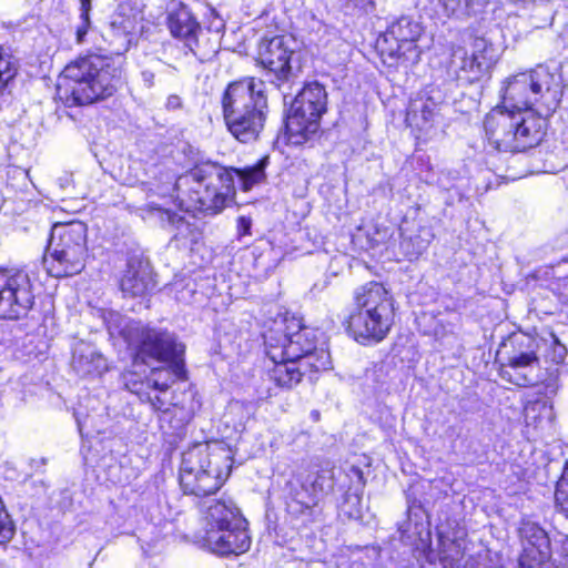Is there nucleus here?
Returning <instances> with one entry per match:
<instances>
[{
  "label": "nucleus",
  "instance_id": "nucleus-1",
  "mask_svg": "<svg viewBox=\"0 0 568 568\" xmlns=\"http://www.w3.org/2000/svg\"><path fill=\"white\" fill-rule=\"evenodd\" d=\"M555 74L538 65L508 78L501 88V105L484 120L488 145L499 152H523L537 145L545 133L547 116L559 101Z\"/></svg>",
  "mask_w": 568,
  "mask_h": 568
},
{
  "label": "nucleus",
  "instance_id": "nucleus-2",
  "mask_svg": "<svg viewBox=\"0 0 568 568\" xmlns=\"http://www.w3.org/2000/svg\"><path fill=\"white\" fill-rule=\"evenodd\" d=\"M100 313L109 333L118 334L126 342L132 352L133 366L151 367L152 376L145 381L134 372L125 373V387L142 402H148L154 410H165L166 403L156 392H166L175 378L182 377L184 346L171 333L144 326L119 312L103 310Z\"/></svg>",
  "mask_w": 568,
  "mask_h": 568
},
{
  "label": "nucleus",
  "instance_id": "nucleus-3",
  "mask_svg": "<svg viewBox=\"0 0 568 568\" xmlns=\"http://www.w3.org/2000/svg\"><path fill=\"white\" fill-rule=\"evenodd\" d=\"M264 176L263 161L244 170L227 169L215 162H203L180 176L176 180V187H187L196 209L215 214L234 195L235 178L243 191H248Z\"/></svg>",
  "mask_w": 568,
  "mask_h": 568
},
{
  "label": "nucleus",
  "instance_id": "nucleus-4",
  "mask_svg": "<svg viewBox=\"0 0 568 568\" xmlns=\"http://www.w3.org/2000/svg\"><path fill=\"white\" fill-rule=\"evenodd\" d=\"M263 336L270 359L293 358L307 365L311 373L331 367L329 353L316 347L315 332L292 312H278L270 320Z\"/></svg>",
  "mask_w": 568,
  "mask_h": 568
},
{
  "label": "nucleus",
  "instance_id": "nucleus-5",
  "mask_svg": "<svg viewBox=\"0 0 568 568\" xmlns=\"http://www.w3.org/2000/svg\"><path fill=\"white\" fill-rule=\"evenodd\" d=\"M122 77V69L109 58L90 54L68 64L58 79L61 99L73 104H89L112 95Z\"/></svg>",
  "mask_w": 568,
  "mask_h": 568
},
{
  "label": "nucleus",
  "instance_id": "nucleus-6",
  "mask_svg": "<svg viewBox=\"0 0 568 568\" xmlns=\"http://www.w3.org/2000/svg\"><path fill=\"white\" fill-rule=\"evenodd\" d=\"M353 308L347 318V332L359 344L382 342L390 332L395 317V300L378 282L355 290Z\"/></svg>",
  "mask_w": 568,
  "mask_h": 568
},
{
  "label": "nucleus",
  "instance_id": "nucleus-7",
  "mask_svg": "<svg viewBox=\"0 0 568 568\" xmlns=\"http://www.w3.org/2000/svg\"><path fill=\"white\" fill-rule=\"evenodd\" d=\"M222 106L227 129L236 140L250 143L258 139L267 113L263 81L251 78L231 83Z\"/></svg>",
  "mask_w": 568,
  "mask_h": 568
},
{
  "label": "nucleus",
  "instance_id": "nucleus-8",
  "mask_svg": "<svg viewBox=\"0 0 568 568\" xmlns=\"http://www.w3.org/2000/svg\"><path fill=\"white\" fill-rule=\"evenodd\" d=\"M232 457L222 444H200L182 455L180 485L184 494L205 497L215 494L231 473Z\"/></svg>",
  "mask_w": 568,
  "mask_h": 568
},
{
  "label": "nucleus",
  "instance_id": "nucleus-9",
  "mask_svg": "<svg viewBox=\"0 0 568 568\" xmlns=\"http://www.w3.org/2000/svg\"><path fill=\"white\" fill-rule=\"evenodd\" d=\"M87 225L79 221L57 223L52 226L44 264L54 277L80 273L88 256Z\"/></svg>",
  "mask_w": 568,
  "mask_h": 568
},
{
  "label": "nucleus",
  "instance_id": "nucleus-10",
  "mask_svg": "<svg viewBox=\"0 0 568 568\" xmlns=\"http://www.w3.org/2000/svg\"><path fill=\"white\" fill-rule=\"evenodd\" d=\"M327 109V93L318 82L306 84L292 102L286 118L287 141L300 145L320 129V120Z\"/></svg>",
  "mask_w": 568,
  "mask_h": 568
},
{
  "label": "nucleus",
  "instance_id": "nucleus-11",
  "mask_svg": "<svg viewBox=\"0 0 568 568\" xmlns=\"http://www.w3.org/2000/svg\"><path fill=\"white\" fill-rule=\"evenodd\" d=\"M33 304V285L29 274L21 270L0 271V318H22Z\"/></svg>",
  "mask_w": 568,
  "mask_h": 568
},
{
  "label": "nucleus",
  "instance_id": "nucleus-12",
  "mask_svg": "<svg viewBox=\"0 0 568 568\" xmlns=\"http://www.w3.org/2000/svg\"><path fill=\"white\" fill-rule=\"evenodd\" d=\"M288 486V508L292 511H303L317 505L321 498L333 490L334 476L328 469L308 471V465L303 464Z\"/></svg>",
  "mask_w": 568,
  "mask_h": 568
},
{
  "label": "nucleus",
  "instance_id": "nucleus-13",
  "mask_svg": "<svg viewBox=\"0 0 568 568\" xmlns=\"http://www.w3.org/2000/svg\"><path fill=\"white\" fill-rule=\"evenodd\" d=\"M495 48L484 38H476L469 49L456 48L452 54V67L463 72L468 81H477L496 63Z\"/></svg>",
  "mask_w": 568,
  "mask_h": 568
},
{
  "label": "nucleus",
  "instance_id": "nucleus-14",
  "mask_svg": "<svg viewBox=\"0 0 568 568\" xmlns=\"http://www.w3.org/2000/svg\"><path fill=\"white\" fill-rule=\"evenodd\" d=\"M440 121V102L428 91H420L409 100L405 122L417 139L435 133Z\"/></svg>",
  "mask_w": 568,
  "mask_h": 568
},
{
  "label": "nucleus",
  "instance_id": "nucleus-15",
  "mask_svg": "<svg viewBox=\"0 0 568 568\" xmlns=\"http://www.w3.org/2000/svg\"><path fill=\"white\" fill-rule=\"evenodd\" d=\"M523 554L519 568H546L557 566L550 562V540L547 532L537 524L525 520L519 528Z\"/></svg>",
  "mask_w": 568,
  "mask_h": 568
},
{
  "label": "nucleus",
  "instance_id": "nucleus-16",
  "mask_svg": "<svg viewBox=\"0 0 568 568\" xmlns=\"http://www.w3.org/2000/svg\"><path fill=\"white\" fill-rule=\"evenodd\" d=\"M422 33L423 28L417 21L409 17H400L388 27L385 36L386 42H394L396 45L390 49V54L403 57L412 64L418 62L422 51L417 41Z\"/></svg>",
  "mask_w": 568,
  "mask_h": 568
},
{
  "label": "nucleus",
  "instance_id": "nucleus-17",
  "mask_svg": "<svg viewBox=\"0 0 568 568\" xmlns=\"http://www.w3.org/2000/svg\"><path fill=\"white\" fill-rule=\"evenodd\" d=\"M500 376L516 386L528 387L542 382L545 373L535 351L528 349L509 356L507 364L500 367Z\"/></svg>",
  "mask_w": 568,
  "mask_h": 568
},
{
  "label": "nucleus",
  "instance_id": "nucleus-18",
  "mask_svg": "<svg viewBox=\"0 0 568 568\" xmlns=\"http://www.w3.org/2000/svg\"><path fill=\"white\" fill-rule=\"evenodd\" d=\"M200 538L204 548L221 557L239 556L251 547L246 524L211 530Z\"/></svg>",
  "mask_w": 568,
  "mask_h": 568
},
{
  "label": "nucleus",
  "instance_id": "nucleus-19",
  "mask_svg": "<svg viewBox=\"0 0 568 568\" xmlns=\"http://www.w3.org/2000/svg\"><path fill=\"white\" fill-rule=\"evenodd\" d=\"M290 40L276 36L262 39L258 48L261 64L273 72L278 80H287L292 74V57L294 50L288 45Z\"/></svg>",
  "mask_w": 568,
  "mask_h": 568
},
{
  "label": "nucleus",
  "instance_id": "nucleus-20",
  "mask_svg": "<svg viewBox=\"0 0 568 568\" xmlns=\"http://www.w3.org/2000/svg\"><path fill=\"white\" fill-rule=\"evenodd\" d=\"M155 286L150 262L139 256H132L121 277L120 287L125 296H144Z\"/></svg>",
  "mask_w": 568,
  "mask_h": 568
},
{
  "label": "nucleus",
  "instance_id": "nucleus-21",
  "mask_svg": "<svg viewBox=\"0 0 568 568\" xmlns=\"http://www.w3.org/2000/svg\"><path fill=\"white\" fill-rule=\"evenodd\" d=\"M202 534L246 524L240 510L231 500H209L201 509Z\"/></svg>",
  "mask_w": 568,
  "mask_h": 568
},
{
  "label": "nucleus",
  "instance_id": "nucleus-22",
  "mask_svg": "<svg viewBox=\"0 0 568 568\" xmlns=\"http://www.w3.org/2000/svg\"><path fill=\"white\" fill-rule=\"evenodd\" d=\"M71 366L81 377H99L109 369L106 358L98 348L82 341L73 347Z\"/></svg>",
  "mask_w": 568,
  "mask_h": 568
},
{
  "label": "nucleus",
  "instance_id": "nucleus-23",
  "mask_svg": "<svg viewBox=\"0 0 568 568\" xmlns=\"http://www.w3.org/2000/svg\"><path fill=\"white\" fill-rule=\"evenodd\" d=\"M169 28L173 37L183 40L195 55L200 54L197 36L201 32V27L187 8L180 7L170 13Z\"/></svg>",
  "mask_w": 568,
  "mask_h": 568
},
{
  "label": "nucleus",
  "instance_id": "nucleus-24",
  "mask_svg": "<svg viewBox=\"0 0 568 568\" xmlns=\"http://www.w3.org/2000/svg\"><path fill=\"white\" fill-rule=\"evenodd\" d=\"M270 361L273 367L268 368V376L280 387H294L301 382L302 376L310 372L307 365H301V362L293 358Z\"/></svg>",
  "mask_w": 568,
  "mask_h": 568
},
{
  "label": "nucleus",
  "instance_id": "nucleus-25",
  "mask_svg": "<svg viewBox=\"0 0 568 568\" xmlns=\"http://www.w3.org/2000/svg\"><path fill=\"white\" fill-rule=\"evenodd\" d=\"M131 22L122 17H114L106 28L103 37L109 43L111 52L118 55L126 52L131 45Z\"/></svg>",
  "mask_w": 568,
  "mask_h": 568
},
{
  "label": "nucleus",
  "instance_id": "nucleus-26",
  "mask_svg": "<svg viewBox=\"0 0 568 568\" xmlns=\"http://www.w3.org/2000/svg\"><path fill=\"white\" fill-rule=\"evenodd\" d=\"M18 63L9 49L0 45V98L7 92L9 83L14 79Z\"/></svg>",
  "mask_w": 568,
  "mask_h": 568
},
{
  "label": "nucleus",
  "instance_id": "nucleus-27",
  "mask_svg": "<svg viewBox=\"0 0 568 568\" xmlns=\"http://www.w3.org/2000/svg\"><path fill=\"white\" fill-rule=\"evenodd\" d=\"M363 236L366 239V248H373L387 241L389 237V230L385 226L368 224L363 227H358L354 239L361 242Z\"/></svg>",
  "mask_w": 568,
  "mask_h": 568
},
{
  "label": "nucleus",
  "instance_id": "nucleus-28",
  "mask_svg": "<svg viewBox=\"0 0 568 568\" xmlns=\"http://www.w3.org/2000/svg\"><path fill=\"white\" fill-rule=\"evenodd\" d=\"M427 233V239H424L422 234H418L414 237H404L400 242V250L403 254L408 258H417L419 255H422L426 248L428 247L430 243V234Z\"/></svg>",
  "mask_w": 568,
  "mask_h": 568
},
{
  "label": "nucleus",
  "instance_id": "nucleus-29",
  "mask_svg": "<svg viewBox=\"0 0 568 568\" xmlns=\"http://www.w3.org/2000/svg\"><path fill=\"white\" fill-rule=\"evenodd\" d=\"M555 500L559 509L568 516V460L564 474L557 484Z\"/></svg>",
  "mask_w": 568,
  "mask_h": 568
},
{
  "label": "nucleus",
  "instance_id": "nucleus-30",
  "mask_svg": "<svg viewBox=\"0 0 568 568\" xmlns=\"http://www.w3.org/2000/svg\"><path fill=\"white\" fill-rule=\"evenodd\" d=\"M173 290L175 291V298L182 303H190L195 293L193 287H190L189 284L182 285V283H175Z\"/></svg>",
  "mask_w": 568,
  "mask_h": 568
},
{
  "label": "nucleus",
  "instance_id": "nucleus-31",
  "mask_svg": "<svg viewBox=\"0 0 568 568\" xmlns=\"http://www.w3.org/2000/svg\"><path fill=\"white\" fill-rule=\"evenodd\" d=\"M89 28H90V17H87L85 20L80 19V24L77 27V41L79 43L83 42Z\"/></svg>",
  "mask_w": 568,
  "mask_h": 568
},
{
  "label": "nucleus",
  "instance_id": "nucleus-32",
  "mask_svg": "<svg viewBox=\"0 0 568 568\" xmlns=\"http://www.w3.org/2000/svg\"><path fill=\"white\" fill-rule=\"evenodd\" d=\"M348 1L365 12L372 11L375 7V3H374L375 0H348Z\"/></svg>",
  "mask_w": 568,
  "mask_h": 568
},
{
  "label": "nucleus",
  "instance_id": "nucleus-33",
  "mask_svg": "<svg viewBox=\"0 0 568 568\" xmlns=\"http://www.w3.org/2000/svg\"><path fill=\"white\" fill-rule=\"evenodd\" d=\"M458 555H459L458 550H456V555H450L445 549H442L439 551V560L444 564V568H447V564H449L452 566L453 561L456 560Z\"/></svg>",
  "mask_w": 568,
  "mask_h": 568
},
{
  "label": "nucleus",
  "instance_id": "nucleus-34",
  "mask_svg": "<svg viewBox=\"0 0 568 568\" xmlns=\"http://www.w3.org/2000/svg\"><path fill=\"white\" fill-rule=\"evenodd\" d=\"M92 9V0H80V19H87L90 17V11Z\"/></svg>",
  "mask_w": 568,
  "mask_h": 568
},
{
  "label": "nucleus",
  "instance_id": "nucleus-35",
  "mask_svg": "<svg viewBox=\"0 0 568 568\" xmlns=\"http://www.w3.org/2000/svg\"><path fill=\"white\" fill-rule=\"evenodd\" d=\"M141 77H142V80H143L144 84H145L148 88L153 87V84H154V78H155L153 70H151V69H144V70H142V72H141Z\"/></svg>",
  "mask_w": 568,
  "mask_h": 568
},
{
  "label": "nucleus",
  "instance_id": "nucleus-36",
  "mask_svg": "<svg viewBox=\"0 0 568 568\" xmlns=\"http://www.w3.org/2000/svg\"><path fill=\"white\" fill-rule=\"evenodd\" d=\"M237 227L241 235L247 234L251 227V220L244 216H240L237 220Z\"/></svg>",
  "mask_w": 568,
  "mask_h": 568
},
{
  "label": "nucleus",
  "instance_id": "nucleus-37",
  "mask_svg": "<svg viewBox=\"0 0 568 568\" xmlns=\"http://www.w3.org/2000/svg\"><path fill=\"white\" fill-rule=\"evenodd\" d=\"M182 100L179 95H170L166 100V106L171 110L181 108Z\"/></svg>",
  "mask_w": 568,
  "mask_h": 568
},
{
  "label": "nucleus",
  "instance_id": "nucleus-38",
  "mask_svg": "<svg viewBox=\"0 0 568 568\" xmlns=\"http://www.w3.org/2000/svg\"><path fill=\"white\" fill-rule=\"evenodd\" d=\"M74 417L77 419L79 430L82 432L87 425V417L83 415V413L80 409H77L74 412Z\"/></svg>",
  "mask_w": 568,
  "mask_h": 568
},
{
  "label": "nucleus",
  "instance_id": "nucleus-39",
  "mask_svg": "<svg viewBox=\"0 0 568 568\" xmlns=\"http://www.w3.org/2000/svg\"><path fill=\"white\" fill-rule=\"evenodd\" d=\"M562 552L564 556L568 559V537L562 541Z\"/></svg>",
  "mask_w": 568,
  "mask_h": 568
},
{
  "label": "nucleus",
  "instance_id": "nucleus-40",
  "mask_svg": "<svg viewBox=\"0 0 568 568\" xmlns=\"http://www.w3.org/2000/svg\"><path fill=\"white\" fill-rule=\"evenodd\" d=\"M352 470L358 476L359 479L363 478V473L359 468L353 467Z\"/></svg>",
  "mask_w": 568,
  "mask_h": 568
},
{
  "label": "nucleus",
  "instance_id": "nucleus-41",
  "mask_svg": "<svg viewBox=\"0 0 568 568\" xmlns=\"http://www.w3.org/2000/svg\"><path fill=\"white\" fill-rule=\"evenodd\" d=\"M546 568H568V567L567 566L558 565V566H551V567H546Z\"/></svg>",
  "mask_w": 568,
  "mask_h": 568
},
{
  "label": "nucleus",
  "instance_id": "nucleus-42",
  "mask_svg": "<svg viewBox=\"0 0 568 568\" xmlns=\"http://www.w3.org/2000/svg\"><path fill=\"white\" fill-rule=\"evenodd\" d=\"M440 542H442L443 547H445L446 541H445V540H443V539H440Z\"/></svg>",
  "mask_w": 568,
  "mask_h": 568
}]
</instances>
